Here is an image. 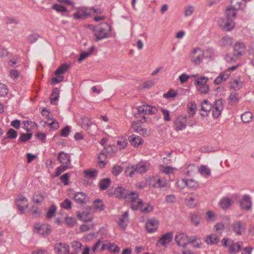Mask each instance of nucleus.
<instances>
[{
	"label": "nucleus",
	"instance_id": "44",
	"mask_svg": "<svg viewBox=\"0 0 254 254\" xmlns=\"http://www.w3.org/2000/svg\"><path fill=\"white\" fill-rule=\"evenodd\" d=\"M81 120V126L84 129H88L92 125V122L88 118H82Z\"/></svg>",
	"mask_w": 254,
	"mask_h": 254
},
{
	"label": "nucleus",
	"instance_id": "41",
	"mask_svg": "<svg viewBox=\"0 0 254 254\" xmlns=\"http://www.w3.org/2000/svg\"><path fill=\"white\" fill-rule=\"evenodd\" d=\"M229 77V75L221 73L214 80V83L216 84H219L222 82L225 81Z\"/></svg>",
	"mask_w": 254,
	"mask_h": 254
},
{
	"label": "nucleus",
	"instance_id": "13",
	"mask_svg": "<svg viewBox=\"0 0 254 254\" xmlns=\"http://www.w3.org/2000/svg\"><path fill=\"white\" fill-rule=\"evenodd\" d=\"M233 231L235 233L236 235H242L246 230L245 225L240 221H235L231 225Z\"/></svg>",
	"mask_w": 254,
	"mask_h": 254
},
{
	"label": "nucleus",
	"instance_id": "31",
	"mask_svg": "<svg viewBox=\"0 0 254 254\" xmlns=\"http://www.w3.org/2000/svg\"><path fill=\"white\" fill-rule=\"evenodd\" d=\"M242 242L233 243L229 246V252L231 254L237 253L242 249Z\"/></svg>",
	"mask_w": 254,
	"mask_h": 254
},
{
	"label": "nucleus",
	"instance_id": "15",
	"mask_svg": "<svg viewBox=\"0 0 254 254\" xmlns=\"http://www.w3.org/2000/svg\"><path fill=\"white\" fill-rule=\"evenodd\" d=\"M54 249L57 254H67L69 251V246L66 243H57Z\"/></svg>",
	"mask_w": 254,
	"mask_h": 254
},
{
	"label": "nucleus",
	"instance_id": "45",
	"mask_svg": "<svg viewBox=\"0 0 254 254\" xmlns=\"http://www.w3.org/2000/svg\"><path fill=\"white\" fill-rule=\"evenodd\" d=\"M94 50V47L92 46L88 51L82 52L80 54V57L78 59V61L79 62H81L82 61L84 60L93 53Z\"/></svg>",
	"mask_w": 254,
	"mask_h": 254
},
{
	"label": "nucleus",
	"instance_id": "22",
	"mask_svg": "<svg viewBox=\"0 0 254 254\" xmlns=\"http://www.w3.org/2000/svg\"><path fill=\"white\" fill-rule=\"evenodd\" d=\"M246 46L244 43L241 42H237L234 47V54L235 55L241 56L244 52Z\"/></svg>",
	"mask_w": 254,
	"mask_h": 254
},
{
	"label": "nucleus",
	"instance_id": "43",
	"mask_svg": "<svg viewBox=\"0 0 254 254\" xmlns=\"http://www.w3.org/2000/svg\"><path fill=\"white\" fill-rule=\"evenodd\" d=\"M253 114L250 112H246L241 115V119L243 123H248L251 121Z\"/></svg>",
	"mask_w": 254,
	"mask_h": 254
},
{
	"label": "nucleus",
	"instance_id": "37",
	"mask_svg": "<svg viewBox=\"0 0 254 254\" xmlns=\"http://www.w3.org/2000/svg\"><path fill=\"white\" fill-rule=\"evenodd\" d=\"M69 67V64H66V63L63 64H61L57 69V70L55 71V73L56 75L63 74V73H65L67 70V69H68Z\"/></svg>",
	"mask_w": 254,
	"mask_h": 254
},
{
	"label": "nucleus",
	"instance_id": "3",
	"mask_svg": "<svg viewBox=\"0 0 254 254\" xmlns=\"http://www.w3.org/2000/svg\"><path fill=\"white\" fill-rule=\"evenodd\" d=\"M150 166V163L147 161H140L136 165L127 167L125 172L128 174V176L132 177L135 173L143 174L146 172Z\"/></svg>",
	"mask_w": 254,
	"mask_h": 254
},
{
	"label": "nucleus",
	"instance_id": "50",
	"mask_svg": "<svg viewBox=\"0 0 254 254\" xmlns=\"http://www.w3.org/2000/svg\"><path fill=\"white\" fill-rule=\"evenodd\" d=\"M32 135V134L31 133H21L18 138V141L23 142H26L31 138Z\"/></svg>",
	"mask_w": 254,
	"mask_h": 254
},
{
	"label": "nucleus",
	"instance_id": "34",
	"mask_svg": "<svg viewBox=\"0 0 254 254\" xmlns=\"http://www.w3.org/2000/svg\"><path fill=\"white\" fill-rule=\"evenodd\" d=\"M182 182L184 183V186H186L191 189H196L198 186L197 183L193 179L182 180Z\"/></svg>",
	"mask_w": 254,
	"mask_h": 254
},
{
	"label": "nucleus",
	"instance_id": "6",
	"mask_svg": "<svg viewBox=\"0 0 254 254\" xmlns=\"http://www.w3.org/2000/svg\"><path fill=\"white\" fill-rule=\"evenodd\" d=\"M117 148L115 145L104 146V149L99 154L98 159L101 164H103V167L106 165L105 162L102 159L108 156H111L113 153L116 152Z\"/></svg>",
	"mask_w": 254,
	"mask_h": 254
},
{
	"label": "nucleus",
	"instance_id": "32",
	"mask_svg": "<svg viewBox=\"0 0 254 254\" xmlns=\"http://www.w3.org/2000/svg\"><path fill=\"white\" fill-rule=\"evenodd\" d=\"M232 203V200L226 197H223L219 202L220 207L223 209H228Z\"/></svg>",
	"mask_w": 254,
	"mask_h": 254
},
{
	"label": "nucleus",
	"instance_id": "18",
	"mask_svg": "<svg viewBox=\"0 0 254 254\" xmlns=\"http://www.w3.org/2000/svg\"><path fill=\"white\" fill-rule=\"evenodd\" d=\"M27 199L22 195H18L16 198V205L18 210L21 214L24 213V210L28 208V204L26 203L24 205H22L21 202H27Z\"/></svg>",
	"mask_w": 254,
	"mask_h": 254
},
{
	"label": "nucleus",
	"instance_id": "53",
	"mask_svg": "<svg viewBox=\"0 0 254 254\" xmlns=\"http://www.w3.org/2000/svg\"><path fill=\"white\" fill-rule=\"evenodd\" d=\"M70 168V167H69L67 165H61L56 169L55 177L59 176L60 174H61L63 172H64L65 171H66V170Z\"/></svg>",
	"mask_w": 254,
	"mask_h": 254
},
{
	"label": "nucleus",
	"instance_id": "58",
	"mask_svg": "<svg viewBox=\"0 0 254 254\" xmlns=\"http://www.w3.org/2000/svg\"><path fill=\"white\" fill-rule=\"evenodd\" d=\"M188 108L189 109V113L193 115L194 113V110L196 108V104L195 103H189L188 104Z\"/></svg>",
	"mask_w": 254,
	"mask_h": 254
},
{
	"label": "nucleus",
	"instance_id": "59",
	"mask_svg": "<svg viewBox=\"0 0 254 254\" xmlns=\"http://www.w3.org/2000/svg\"><path fill=\"white\" fill-rule=\"evenodd\" d=\"M31 211L34 217H38L40 215L41 210L37 207L33 206L31 209Z\"/></svg>",
	"mask_w": 254,
	"mask_h": 254
},
{
	"label": "nucleus",
	"instance_id": "14",
	"mask_svg": "<svg viewBox=\"0 0 254 254\" xmlns=\"http://www.w3.org/2000/svg\"><path fill=\"white\" fill-rule=\"evenodd\" d=\"M175 240L179 247L185 248L189 243L188 237L185 234L179 233L176 235Z\"/></svg>",
	"mask_w": 254,
	"mask_h": 254
},
{
	"label": "nucleus",
	"instance_id": "24",
	"mask_svg": "<svg viewBox=\"0 0 254 254\" xmlns=\"http://www.w3.org/2000/svg\"><path fill=\"white\" fill-rule=\"evenodd\" d=\"M86 194L82 192H78L74 195V200L79 204H84L86 203Z\"/></svg>",
	"mask_w": 254,
	"mask_h": 254
},
{
	"label": "nucleus",
	"instance_id": "56",
	"mask_svg": "<svg viewBox=\"0 0 254 254\" xmlns=\"http://www.w3.org/2000/svg\"><path fill=\"white\" fill-rule=\"evenodd\" d=\"M8 92V90L7 86L5 84L0 83V96H6Z\"/></svg>",
	"mask_w": 254,
	"mask_h": 254
},
{
	"label": "nucleus",
	"instance_id": "63",
	"mask_svg": "<svg viewBox=\"0 0 254 254\" xmlns=\"http://www.w3.org/2000/svg\"><path fill=\"white\" fill-rule=\"evenodd\" d=\"M69 175L68 173L64 174L60 177L61 181L64 183V185H68Z\"/></svg>",
	"mask_w": 254,
	"mask_h": 254
},
{
	"label": "nucleus",
	"instance_id": "8",
	"mask_svg": "<svg viewBox=\"0 0 254 254\" xmlns=\"http://www.w3.org/2000/svg\"><path fill=\"white\" fill-rule=\"evenodd\" d=\"M35 232L38 234L46 236L51 232L50 226L47 224L37 223L34 225Z\"/></svg>",
	"mask_w": 254,
	"mask_h": 254
},
{
	"label": "nucleus",
	"instance_id": "39",
	"mask_svg": "<svg viewBox=\"0 0 254 254\" xmlns=\"http://www.w3.org/2000/svg\"><path fill=\"white\" fill-rule=\"evenodd\" d=\"M198 171L202 175L205 177H208L211 175L210 169L205 165H201Z\"/></svg>",
	"mask_w": 254,
	"mask_h": 254
},
{
	"label": "nucleus",
	"instance_id": "51",
	"mask_svg": "<svg viewBox=\"0 0 254 254\" xmlns=\"http://www.w3.org/2000/svg\"><path fill=\"white\" fill-rule=\"evenodd\" d=\"M221 44L222 46H230L232 44V39L230 37H225L222 38Z\"/></svg>",
	"mask_w": 254,
	"mask_h": 254
},
{
	"label": "nucleus",
	"instance_id": "27",
	"mask_svg": "<svg viewBox=\"0 0 254 254\" xmlns=\"http://www.w3.org/2000/svg\"><path fill=\"white\" fill-rule=\"evenodd\" d=\"M204 241L208 245H215L219 243V239L215 234H211L206 237Z\"/></svg>",
	"mask_w": 254,
	"mask_h": 254
},
{
	"label": "nucleus",
	"instance_id": "52",
	"mask_svg": "<svg viewBox=\"0 0 254 254\" xmlns=\"http://www.w3.org/2000/svg\"><path fill=\"white\" fill-rule=\"evenodd\" d=\"M57 210V207L55 205H52L49 209L48 211L46 214V217L48 218H51L55 216L56 213V211Z\"/></svg>",
	"mask_w": 254,
	"mask_h": 254
},
{
	"label": "nucleus",
	"instance_id": "5",
	"mask_svg": "<svg viewBox=\"0 0 254 254\" xmlns=\"http://www.w3.org/2000/svg\"><path fill=\"white\" fill-rule=\"evenodd\" d=\"M208 79L207 77L201 76L194 80V84L200 94H206L209 91V86L206 84Z\"/></svg>",
	"mask_w": 254,
	"mask_h": 254
},
{
	"label": "nucleus",
	"instance_id": "36",
	"mask_svg": "<svg viewBox=\"0 0 254 254\" xmlns=\"http://www.w3.org/2000/svg\"><path fill=\"white\" fill-rule=\"evenodd\" d=\"M77 217L79 219L84 222H89L92 220V217L89 216V214L86 212L81 213L78 212L77 213Z\"/></svg>",
	"mask_w": 254,
	"mask_h": 254
},
{
	"label": "nucleus",
	"instance_id": "1",
	"mask_svg": "<svg viewBox=\"0 0 254 254\" xmlns=\"http://www.w3.org/2000/svg\"><path fill=\"white\" fill-rule=\"evenodd\" d=\"M114 193L116 197L131 202L130 207L133 210L141 209L143 206V201L138 198V193L134 191H130L123 187H118L115 189Z\"/></svg>",
	"mask_w": 254,
	"mask_h": 254
},
{
	"label": "nucleus",
	"instance_id": "46",
	"mask_svg": "<svg viewBox=\"0 0 254 254\" xmlns=\"http://www.w3.org/2000/svg\"><path fill=\"white\" fill-rule=\"evenodd\" d=\"M227 21L224 25V29L226 31H229L234 27V22L233 19L227 18Z\"/></svg>",
	"mask_w": 254,
	"mask_h": 254
},
{
	"label": "nucleus",
	"instance_id": "10",
	"mask_svg": "<svg viewBox=\"0 0 254 254\" xmlns=\"http://www.w3.org/2000/svg\"><path fill=\"white\" fill-rule=\"evenodd\" d=\"M174 124L177 131L182 130L185 129L186 127L187 124H189L187 116H179L176 119Z\"/></svg>",
	"mask_w": 254,
	"mask_h": 254
},
{
	"label": "nucleus",
	"instance_id": "17",
	"mask_svg": "<svg viewBox=\"0 0 254 254\" xmlns=\"http://www.w3.org/2000/svg\"><path fill=\"white\" fill-rule=\"evenodd\" d=\"M158 226V221L155 219L152 218L148 219L145 225V228L148 233H153L155 232Z\"/></svg>",
	"mask_w": 254,
	"mask_h": 254
},
{
	"label": "nucleus",
	"instance_id": "35",
	"mask_svg": "<svg viewBox=\"0 0 254 254\" xmlns=\"http://www.w3.org/2000/svg\"><path fill=\"white\" fill-rule=\"evenodd\" d=\"M201 110L206 113L209 112L212 109V105L206 99L201 103Z\"/></svg>",
	"mask_w": 254,
	"mask_h": 254
},
{
	"label": "nucleus",
	"instance_id": "28",
	"mask_svg": "<svg viewBox=\"0 0 254 254\" xmlns=\"http://www.w3.org/2000/svg\"><path fill=\"white\" fill-rule=\"evenodd\" d=\"M128 140L131 144L137 146L142 143V139L138 136L132 134L128 137Z\"/></svg>",
	"mask_w": 254,
	"mask_h": 254
},
{
	"label": "nucleus",
	"instance_id": "61",
	"mask_svg": "<svg viewBox=\"0 0 254 254\" xmlns=\"http://www.w3.org/2000/svg\"><path fill=\"white\" fill-rule=\"evenodd\" d=\"M64 79V76L62 75H57V77H53L51 79V84L55 85L57 83L62 82Z\"/></svg>",
	"mask_w": 254,
	"mask_h": 254
},
{
	"label": "nucleus",
	"instance_id": "64",
	"mask_svg": "<svg viewBox=\"0 0 254 254\" xmlns=\"http://www.w3.org/2000/svg\"><path fill=\"white\" fill-rule=\"evenodd\" d=\"M65 221L67 225L70 227L73 226L76 223L75 218L72 217H66L65 218Z\"/></svg>",
	"mask_w": 254,
	"mask_h": 254
},
{
	"label": "nucleus",
	"instance_id": "4",
	"mask_svg": "<svg viewBox=\"0 0 254 254\" xmlns=\"http://www.w3.org/2000/svg\"><path fill=\"white\" fill-rule=\"evenodd\" d=\"M111 27L106 23L101 24L98 27L94 29V36L95 41H98L110 37Z\"/></svg>",
	"mask_w": 254,
	"mask_h": 254
},
{
	"label": "nucleus",
	"instance_id": "29",
	"mask_svg": "<svg viewBox=\"0 0 254 254\" xmlns=\"http://www.w3.org/2000/svg\"><path fill=\"white\" fill-rule=\"evenodd\" d=\"M231 4L233 8L239 10L246 6V3L244 0H232Z\"/></svg>",
	"mask_w": 254,
	"mask_h": 254
},
{
	"label": "nucleus",
	"instance_id": "25",
	"mask_svg": "<svg viewBox=\"0 0 254 254\" xmlns=\"http://www.w3.org/2000/svg\"><path fill=\"white\" fill-rule=\"evenodd\" d=\"M52 8L55 9L56 11L61 12L63 16H67L69 14V12L66 7L60 4L57 3L54 4L52 5Z\"/></svg>",
	"mask_w": 254,
	"mask_h": 254
},
{
	"label": "nucleus",
	"instance_id": "62",
	"mask_svg": "<svg viewBox=\"0 0 254 254\" xmlns=\"http://www.w3.org/2000/svg\"><path fill=\"white\" fill-rule=\"evenodd\" d=\"M123 170V168L121 166L115 165L113 168L112 173L114 175L117 176L122 172Z\"/></svg>",
	"mask_w": 254,
	"mask_h": 254
},
{
	"label": "nucleus",
	"instance_id": "48",
	"mask_svg": "<svg viewBox=\"0 0 254 254\" xmlns=\"http://www.w3.org/2000/svg\"><path fill=\"white\" fill-rule=\"evenodd\" d=\"M45 198V196L42 193L35 194L33 196L32 200L34 203L36 204H40Z\"/></svg>",
	"mask_w": 254,
	"mask_h": 254
},
{
	"label": "nucleus",
	"instance_id": "40",
	"mask_svg": "<svg viewBox=\"0 0 254 254\" xmlns=\"http://www.w3.org/2000/svg\"><path fill=\"white\" fill-rule=\"evenodd\" d=\"M110 184L111 180L109 178H107L104 179L102 180L99 183L100 189L101 190H105L110 186Z\"/></svg>",
	"mask_w": 254,
	"mask_h": 254
},
{
	"label": "nucleus",
	"instance_id": "54",
	"mask_svg": "<svg viewBox=\"0 0 254 254\" xmlns=\"http://www.w3.org/2000/svg\"><path fill=\"white\" fill-rule=\"evenodd\" d=\"M17 135V132L13 128L9 129L6 132V137L9 139H15Z\"/></svg>",
	"mask_w": 254,
	"mask_h": 254
},
{
	"label": "nucleus",
	"instance_id": "12",
	"mask_svg": "<svg viewBox=\"0 0 254 254\" xmlns=\"http://www.w3.org/2000/svg\"><path fill=\"white\" fill-rule=\"evenodd\" d=\"M239 204L242 209L250 210L252 206L251 197L249 194H245L243 195L242 199L239 201Z\"/></svg>",
	"mask_w": 254,
	"mask_h": 254
},
{
	"label": "nucleus",
	"instance_id": "9",
	"mask_svg": "<svg viewBox=\"0 0 254 254\" xmlns=\"http://www.w3.org/2000/svg\"><path fill=\"white\" fill-rule=\"evenodd\" d=\"M224 109V103L222 99L216 100L212 105V116L214 118H217L220 115Z\"/></svg>",
	"mask_w": 254,
	"mask_h": 254
},
{
	"label": "nucleus",
	"instance_id": "60",
	"mask_svg": "<svg viewBox=\"0 0 254 254\" xmlns=\"http://www.w3.org/2000/svg\"><path fill=\"white\" fill-rule=\"evenodd\" d=\"M62 207L66 209H69L71 208V202L70 200L66 198L61 204Z\"/></svg>",
	"mask_w": 254,
	"mask_h": 254
},
{
	"label": "nucleus",
	"instance_id": "23",
	"mask_svg": "<svg viewBox=\"0 0 254 254\" xmlns=\"http://www.w3.org/2000/svg\"><path fill=\"white\" fill-rule=\"evenodd\" d=\"M128 212L127 211L125 212V213L122 215L118 221V225L120 227L125 229L127 225L128 222Z\"/></svg>",
	"mask_w": 254,
	"mask_h": 254
},
{
	"label": "nucleus",
	"instance_id": "57",
	"mask_svg": "<svg viewBox=\"0 0 254 254\" xmlns=\"http://www.w3.org/2000/svg\"><path fill=\"white\" fill-rule=\"evenodd\" d=\"M194 12V7L191 5H189L185 7L184 11V15L186 17H188L191 15Z\"/></svg>",
	"mask_w": 254,
	"mask_h": 254
},
{
	"label": "nucleus",
	"instance_id": "19",
	"mask_svg": "<svg viewBox=\"0 0 254 254\" xmlns=\"http://www.w3.org/2000/svg\"><path fill=\"white\" fill-rule=\"evenodd\" d=\"M107 249L110 252L115 254H118L120 251V248L115 245L114 243H108L103 244L100 249V251L102 252Z\"/></svg>",
	"mask_w": 254,
	"mask_h": 254
},
{
	"label": "nucleus",
	"instance_id": "38",
	"mask_svg": "<svg viewBox=\"0 0 254 254\" xmlns=\"http://www.w3.org/2000/svg\"><path fill=\"white\" fill-rule=\"evenodd\" d=\"M238 10L234 9L231 6L230 7H228L227 8L225 11V14L227 17V18L233 19L236 17L237 12L236 11Z\"/></svg>",
	"mask_w": 254,
	"mask_h": 254
},
{
	"label": "nucleus",
	"instance_id": "11",
	"mask_svg": "<svg viewBox=\"0 0 254 254\" xmlns=\"http://www.w3.org/2000/svg\"><path fill=\"white\" fill-rule=\"evenodd\" d=\"M198 198L199 196L197 194L193 192L190 193L185 198V203L189 208H194L197 204Z\"/></svg>",
	"mask_w": 254,
	"mask_h": 254
},
{
	"label": "nucleus",
	"instance_id": "42",
	"mask_svg": "<svg viewBox=\"0 0 254 254\" xmlns=\"http://www.w3.org/2000/svg\"><path fill=\"white\" fill-rule=\"evenodd\" d=\"M191 223L195 226H197L200 224V217L195 213H190V216Z\"/></svg>",
	"mask_w": 254,
	"mask_h": 254
},
{
	"label": "nucleus",
	"instance_id": "47",
	"mask_svg": "<svg viewBox=\"0 0 254 254\" xmlns=\"http://www.w3.org/2000/svg\"><path fill=\"white\" fill-rule=\"evenodd\" d=\"M239 95L237 93H232L229 96V103L233 105L237 103L239 101Z\"/></svg>",
	"mask_w": 254,
	"mask_h": 254
},
{
	"label": "nucleus",
	"instance_id": "49",
	"mask_svg": "<svg viewBox=\"0 0 254 254\" xmlns=\"http://www.w3.org/2000/svg\"><path fill=\"white\" fill-rule=\"evenodd\" d=\"M94 207L98 209L100 211L103 210L104 209V205L103 203V201L100 199H98L94 201L93 202Z\"/></svg>",
	"mask_w": 254,
	"mask_h": 254
},
{
	"label": "nucleus",
	"instance_id": "20",
	"mask_svg": "<svg viewBox=\"0 0 254 254\" xmlns=\"http://www.w3.org/2000/svg\"><path fill=\"white\" fill-rule=\"evenodd\" d=\"M91 14V12L89 11V8H86L76 12L74 13L73 17L75 19H84Z\"/></svg>",
	"mask_w": 254,
	"mask_h": 254
},
{
	"label": "nucleus",
	"instance_id": "26",
	"mask_svg": "<svg viewBox=\"0 0 254 254\" xmlns=\"http://www.w3.org/2000/svg\"><path fill=\"white\" fill-rule=\"evenodd\" d=\"M82 244L78 241H74L71 242V247L72 249V253L75 254H79L82 250Z\"/></svg>",
	"mask_w": 254,
	"mask_h": 254
},
{
	"label": "nucleus",
	"instance_id": "7",
	"mask_svg": "<svg viewBox=\"0 0 254 254\" xmlns=\"http://www.w3.org/2000/svg\"><path fill=\"white\" fill-rule=\"evenodd\" d=\"M191 62L194 65H199L204 58V53L200 48H195L190 56Z\"/></svg>",
	"mask_w": 254,
	"mask_h": 254
},
{
	"label": "nucleus",
	"instance_id": "55",
	"mask_svg": "<svg viewBox=\"0 0 254 254\" xmlns=\"http://www.w3.org/2000/svg\"><path fill=\"white\" fill-rule=\"evenodd\" d=\"M175 169H176L175 168H173L170 166H165L163 165L160 166L161 171L164 173H165L166 174H169L173 173Z\"/></svg>",
	"mask_w": 254,
	"mask_h": 254
},
{
	"label": "nucleus",
	"instance_id": "21",
	"mask_svg": "<svg viewBox=\"0 0 254 254\" xmlns=\"http://www.w3.org/2000/svg\"><path fill=\"white\" fill-rule=\"evenodd\" d=\"M172 238L173 233L168 232L162 235V236L159 239L158 243L161 245L165 246L172 241Z\"/></svg>",
	"mask_w": 254,
	"mask_h": 254
},
{
	"label": "nucleus",
	"instance_id": "2",
	"mask_svg": "<svg viewBox=\"0 0 254 254\" xmlns=\"http://www.w3.org/2000/svg\"><path fill=\"white\" fill-rule=\"evenodd\" d=\"M137 113H134V116L136 118H140L141 123L147 122L149 114H155L157 112V109L154 107L147 104H143L137 107Z\"/></svg>",
	"mask_w": 254,
	"mask_h": 254
},
{
	"label": "nucleus",
	"instance_id": "16",
	"mask_svg": "<svg viewBox=\"0 0 254 254\" xmlns=\"http://www.w3.org/2000/svg\"><path fill=\"white\" fill-rule=\"evenodd\" d=\"M58 160L62 165L71 166L70 157L68 154L64 151H61L58 155Z\"/></svg>",
	"mask_w": 254,
	"mask_h": 254
},
{
	"label": "nucleus",
	"instance_id": "30",
	"mask_svg": "<svg viewBox=\"0 0 254 254\" xmlns=\"http://www.w3.org/2000/svg\"><path fill=\"white\" fill-rule=\"evenodd\" d=\"M132 127L136 132L140 134H142L143 136L147 134V130L140 126L138 123L134 122L132 124Z\"/></svg>",
	"mask_w": 254,
	"mask_h": 254
},
{
	"label": "nucleus",
	"instance_id": "33",
	"mask_svg": "<svg viewBox=\"0 0 254 254\" xmlns=\"http://www.w3.org/2000/svg\"><path fill=\"white\" fill-rule=\"evenodd\" d=\"M84 173L85 178L95 179L97 176L98 171L96 169H87L84 170Z\"/></svg>",
	"mask_w": 254,
	"mask_h": 254
}]
</instances>
